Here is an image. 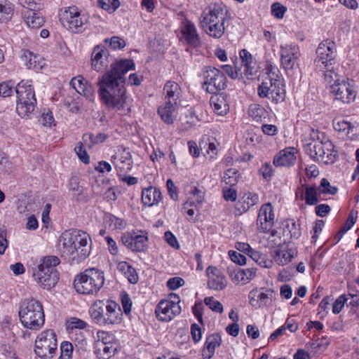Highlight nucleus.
Listing matches in <instances>:
<instances>
[{"label": "nucleus", "mask_w": 359, "mask_h": 359, "mask_svg": "<svg viewBox=\"0 0 359 359\" xmlns=\"http://www.w3.org/2000/svg\"><path fill=\"white\" fill-rule=\"evenodd\" d=\"M135 69L133 60H116L111 69L98 80V96L106 107L120 111L121 114L130 111L132 99L125 87L124 75Z\"/></svg>", "instance_id": "obj_1"}, {"label": "nucleus", "mask_w": 359, "mask_h": 359, "mask_svg": "<svg viewBox=\"0 0 359 359\" xmlns=\"http://www.w3.org/2000/svg\"><path fill=\"white\" fill-rule=\"evenodd\" d=\"M230 13L222 3H212L202 11L200 24L202 29L210 37L220 39L225 33V23Z\"/></svg>", "instance_id": "obj_2"}, {"label": "nucleus", "mask_w": 359, "mask_h": 359, "mask_svg": "<svg viewBox=\"0 0 359 359\" xmlns=\"http://www.w3.org/2000/svg\"><path fill=\"white\" fill-rule=\"evenodd\" d=\"M60 264L56 256H46L41 258L32 257L28 262L29 271L36 283L46 290L53 287L58 280V273L55 266Z\"/></svg>", "instance_id": "obj_3"}, {"label": "nucleus", "mask_w": 359, "mask_h": 359, "mask_svg": "<svg viewBox=\"0 0 359 359\" xmlns=\"http://www.w3.org/2000/svg\"><path fill=\"white\" fill-rule=\"evenodd\" d=\"M75 243H79L81 249L80 259H85L90 254L91 238L85 231L81 230H69L64 231L60 236L57 242V248L62 256L67 259H74L78 256V248Z\"/></svg>", "instance_id": "obj_4"}, {"label": "nucleus", "mask_w": 359, "mask_h": 359, "mask_svg": "<svg viewBox=\"0 0 359 359\" xmlns=\"http://www.w3.org/2000/svg\"><path fill=\"white\" fill-rule=\"evenodd\" d=\"M311 142L306 144V151L316 161L325 164L334 163L337 157V151L334 146L324 133L317 130H311Z\"/></svg>", "instance_id": "obj_5"}, {"label": "nucleus", "mask_w": 359, "mask_h": 359, "mask_svg": "<svg viewBox=\"0 0 359 359\" xmlns=\"http://www.w3.org/2000/svg\"><path fill=\"white\" fill-rule=\"evenodd\" d=\"M18 313L22 325L27 329L39 330L44 325L43 306L35 299H27L22 302Z\"/></svg>", "instance_id": "obj_6"}, {"label": "nucleus", "mask_w": 359, "mask_h": 359, "mask_svg": "<svg viewBox=\"0 0 359 359\" xmlns=\"http://www.w3.org/2000/svg\"><path fill=\"white\" fill-rule=\"evenodd\" d=\"M324 79L335 100L346 104L354 101L356 91L348 79L342 78L332 70L325 71Z\"/></svg>", "instance_id": "obj_7"}, {"label": "nucleus", "mask_w": 359, "mask_h": 359, "mask_svg": "<svg viewBox=\"0 0 359 359\" xmlns=\"http://www.w3.org/2000/svg\"><path fill=\"white\" fill-rule=\"evenodd\" d=\"M104 280V273L102 270L90 268L75 277L74 286L78 293L95 294L103 287Z\"/></svg>", "instance_id": "obj_8"}, {"label": "nucleus", "mask_w": 359, "mask_h": 359, "mask_svg": "<svg viewBox=\"0 0 359 359\" xmlns=\"http://www.w3.org/2000/svg\"><path fill=\"white\" fill-rule=\"evenodd\" d=\"M58 16L62 25L72 32L81 33L89 25V15L76 6L60 8Z\"/></svg>", "instance_id": "obj_9"}, {"label": "nucleus", "mask_w": 359, "mask_h": 359, "mask_svg": "<svg viewBox=\"0 0 359 359\" xmlns=\"http://www.w3.org/2000/svg\"><path fill=\"white\" fill-rule=\"evenodd\" d=\"M202 88L208 93L216 94L227 86V79L219 69L210 66L205 67L201 73Z\"/></svg>", "instance_id": "obj_10"}, {"label": "nucleus", "mask_w": 359, "mask_h": 359, "mask_svg": "<svg viewBox=\"0 0 359 359\" xmlns=\"http://www.w3.org/2000/svg\"><path fill=\"white\" fill-rule=\"evenodd\" d=\"M337 57V46L334 41L325 39L321 41L316 49L315 65L320 71L332 70Z\"/></svg>", "instance_id": "obj_11"}, {"label": "nucleus", "mask_w": 359, "mask_h": 359, "mask_svg": "<svg viewBox=\"0 0 359 359\" xmlns=\"http://www.w3.org/2000/svg\"><path fill=\"white\" fill-rule=\"evenodd\" d=\"M57 348L56 334L53 330L39 333L35 340L34 353L41 358H52Z\"/></svg>", "instance_id": "obj_12"}, {"label": "nucleus", "mask_w": 359, "mask_h": 359, "mask_svg": "<svg viewBox=\"0 0 359 359\" xmlns=\"http://www.w3.org/2000/svg\"><path fill=\"white\" fill-rule=\"evenodd\" d=\"M279 54L280 64L285 70L298 68L301 55L299 46L294 43L281 44Z\"/></svg>", "instance_id": "obj_13"}, {"label": "nucleus", "mask_w": 359, "mask_h": 359, "mask_svg": "<svg viewBox=\"0 0 359 359\" xmlns=\"http://www.w3.org/2000/svg\"><path fill=\"white\" fill-rule=\"evenodd\" d=\"M173 297L174 300L162 299L158 304L155 313L158 320L168 322L180 313V297L176 294H173Z\"/></svg>", "instance_id": "obj_14"}, {"label": "nucleus", "mask_w": 359, "mask_h": 359, "mask_svg": "<svg viewBox=\"0 0 359 359\" xmlns=\"http://www.w3.org/2000/svg\"><path fill=\"white\" fill-rule=\"evenodd\" d=\"M122 243L133 252H144L147 249L148 233L136 230L124 233L121 238Z\"/></svg>", "instance_id": "obj_15"}, {"label": "nucleus", "mask_w": 359, "mask_h": 359, "mask_svg": "<svg viewBox=\"0 0 359 359\" xmlns=\"http://www.w3.org/2000/svg\"><path fill=\"white\" fill-rule=\"evenodd\" d=\"M257 94L261 98H268L274 103L281 102L285 97V84L262 82L257 88Z\"/></svg>", "instance_id": "obj_16"}, {"label": "nucleus", "mask_w": 359, "mask_h": 359, "mask_svg": "<svg viewBox=\"0 0 359 359\" xmlns=\"http://www.w3.org/2000/svg\"><path fill=\"white\" fill-rule=\"evenodd\" d=\"M274 208L271 203L263 204L258 212L257 218V227L261 233H269L275 223Z\"/></svg>", "instance_id": "obj_17"}, {"label": "nucleus", "mask_w": 359, "mask_h": 359, "mask_svg": "<svg viewBox=\"0 0 359 359\" xmlns=\"http://www.w3.org/2000/svg\"><path fill=\"white\" fill-rule=\"evenodd\" d=\"M204 201V193L194 187L187 201L184 203L182 210L188 216L189 221H194V216L199 215V210Z\"/></svg>", "instance_id": "obj_18"}, {"label": "nucleus", "mask_w": 359, "mask_h": 359, "mask_svg": "<svg viewBox=\"0 0 359 359\" xmlns=\"http://www.w3.org/2000/svg\"><path fill=\"white\" fill-rule=\"evenodd\" d=\"M111 161L118 172H127L131 170L133 160L128 149L123 146L116 148L115 154L111 156Z\"/></svg>", "instance_id": "obj_19"}, {"label": "nucleus", "mask_w": 359, "mask_h": 359, "mask_svg": "<svg viewBox=\"0 0 359 359\" xmlns=\"http://www.w3.org/2000/svg\"><path fill=\"white\" fill-rule=\"evenodd\" d=\"M208 287L214 290H223L227 286V279L223 272L215 266L206 269Z\"/></svg>", "instance_id": "obj_20"}, {"label": "nucleus", "mask_w": 359, "mask_h": 359, "mask_svg": "<svg viewBox=\"0 0 359 359\" xmlns=\"http://www.w3.org/2000/svg\"><path fill=\"white\" fill-rule=\"evenodd\" d=\"M320 194L314 185L302 184L295 191V200L305 201L308 205H316L320 201Z\"/></svg>", "instance_id": "obj_21"}, {"label": "nucleus", "mask_w": 359, "mask_h": 359, "mask_svg": "<svg viewBox=\"0 0 359 359\" xmlns=\"http://www.w3.org/2000/svg\"><path fill=\"white\" fill-rule=\"evenodd\" d=\"M109 56L108 50L103 46H95L91 55L92 69L97 72L105 70L109 65Z\"/></svg>", "instance_id": "obj_22"}, {"label": "nucleus", "mask_w": 359, "mask_h": 359, "mask_svg": "<svg viewBox=\"0 0 359 359\" xmlns=\"http://www.w3.org/2000/svg\"><path fill=\"white\" fill-rule=\"evenodd\" d=\"M102 326L107 325H119L123 321L121 306L114 301L107 300L105 305V313Z\"/></svg>", "instance_id": "obj_23"}, {"label": "nucleus", "mask_w": 359, "mask_h": 359, "mask_svg": "<svg viewBox=\"0 0 359 359\" xmlns=\"http://www.w3.org/2000/svg\"><path fill=\"white\" fill-rule=\"evenodd\" d=\"M180 30L184 39L189 45L194 47L199 45V35L195 25L192 22L188 20H183L181 23Z\"/></svg>", "instance_id": "obj_24"}, {"label": "nucleus", "mask_w": 359, "mask_h": 359, "mask_svg": "<svg viewBox=\"0 0 359 359\" xmlns=\"http://www.w3.org/2000/svg\"><path fill=\"white\" fill-rule=\"evenodd\" d=\"M21 59L28 69L34 72L41 70L46 65V61L43 57L28 50H23Z\"/></svg>", "instance_id": "obj_25"}, {"label": "nucleus", "mask_w": 359, "mask_h": 359, "mask_svg": "<svg viewBox=\"0 0 359 359\" xmlns=\"http://www.w3.org/2000/svg\"><path fill=\"white\" fill-rule=\"evenodd\" d=\"M177 106L178 104L175 102L171 103L168 101L158 107L157 113L165 123L168 125L174 123L177 114Z\"/></svg>", "instance_id": "obj_26"}, {"label": "nucleus", "mask_w": 359, "mask_h": 359, "mask_svg": "<svg viewBox=\"0 0 359 359\" xmlns=\"http://www.w3.org/2000/svg\"><path fill=\"white\" fill-rule=\"evenodd\" d=\"M162 194L159 189L154 187L144 188L142 191L141 199L143 205L147 207L158 205L162 201Z\"/></svg>", "instance_id": "obj_27"}, {"label": "nucleus", "mask_w": 359, "mask_h": 359, "mask_svg": "<svg viewBox=\"0 0 359 359\" xmlns=\"http://www.w3.org/2000/svg\"><path fill=\"white\" fill-rule=\"evenodd\" d=\"M163 95L165 102H175L178 104L180 102L182 90L180 86L174 81H168L163 86Z\"/></svg>", "instance_id": "obj_28"}, {"label": "nucleus", "mask_w": 359, "mask_h": 359, "mask_svg": "<svg viewBox=\"0 0 359 359\" xmlns=\"http://www.w3.org/2000/svg\"><path fill=\"white\" fill-rule=\"evenodd\" d=\"M17 100H36L32 80H22L15 87Z\"/></svg>", "instance_id": "obj_29"}, {"label": "nucleus", "mask_w": 359, "mask_h": 359, "mask_svg": "<svg viewBox=\"0 0 359 359\" xmlns=\"http://www.w3.org/2000/svg\"><path fill=\"white\" fill-rule=\"evenodd\" d=\"M70 85L75 90L88 100H92L94 98V90L91 85H89L87 81L81 76L73 78L70 81Z\"/></svg>", "instance_id": "obj_30"}, {"label": "nucleus", "mask_w": 359, "mask_h": 359, "mask_svg": "<svg viewBox=\"0 0 359 359\" xmlns=\"http://www.w3.org/2000/svg\"><path fill=\"white\" fill-rule=\"evenodd\" d=\"M248 299L250 304L256 309L266 306L271 302L269 294L258 288L249 292Z\"/></svg>", "instance_id": "obj_31"}, {"label": "nucleus", "mask_w": 359, "mask_h": 359, "mask_svg": "<svg viewBox=\"0 0 359 359\" xmlns=\"http://www.w3.org/2000/svg\"><path fill=\"white\" fill-rule=\"evenodd\" d=\"M296 161V150L290 147L280 151L273 158V164L276 166H290Z\"/></svg>", "instance_id": "obj_32"}, {"label": "nucleus", "mask_w": 359, "mask_h": 359, "mask_svg": "<svg viewBox=\"0 0 359 359\" xmlns=\"http://www.w3.org/2000/svg\"><path fill=\"white\" fill-rule=\"evenodd\" d=\"M39 11L40 10L25 11L22 12V18L29 27L39 29L43 25L45 18Z\"/></svg>", "instance_id": "obj_33"}, {"label": "nucleus", "mask_w": 359, "mask_h": 359, "mask_svg": "<svg viewBox=\"0 0 359 359\" xmlns=\"http://www.w3.org/2000/svg\"><path fill=\"white\" fill-rule=\"evenodd\" d=\"M210 105L213 111L219 116H224L229 110L226 96L224 94H215L210 98Z\"/></svg>", "instance_id": "obj_34"}, {"label": "nucleus", "mask_w": 359, "mask_h": 359, "mask_svg": "<svg viewBox=\"0 0 359 359\" xmlns=\"http://www.w3.org/2000/svg\"><path fill=\"white\" fill-rule=\"evenodd\" d=\"M36 106V100H16V112L21 117L29 118L34 113Z\"/></svg>", "instance_id": "obj_35"}, {"label": "nucleus", "mask_w": 359, "mask_h": 359, "mask_svg": "<svg viewBox=\"0 0 359 359\" xmlns=\"http://www.w3.org/2000/svg\"><path fill=\"white\" fill-rule=\"evenodd\" d=\"M222 338L219 334L215 333L209 335L205 342V346L203 350V358L210 359L214 355L215 348L220 346Z\"/></svg>", "instance_id": "obj_36"}, {"label": "nucleus", "mask_w": 359, "mask_h": 359, "mask_svg": "<svg viewBox=\"0 0 359 359\" xmlns=\"http://www.w3.org/2000/svg\"><path fill=\"white\" fill-rule=\"evenodd\" d=\"M243 67V73L247 76H252L255 73L256 61L252 55L245 49H243L239 53Z\"/></svg>", "instance_id": "obj_37"}, {"label": "nucleus", "mask_w": 359, "mask_h": 359, "mask_svg": "<svg viewBox=\"0 0 359 359\" xmlns=\"http://www.w3.org/2000/svg\"><path fill=\"white\" fill-rule=\"evenodd\" d=\"M105 305L104 300H96L89 309V313L93 322L99 325H102L104 320Z\"/></svg>", "instance_id": "obj_38"}, {"label": "nucleus", "mask_w": 359, "mask_h": 359, "mask_svg": "<svg viewBox=\"0 0 359 359\" xmlns=\"http://www.w3.org/2000/svg\"><path fill=\"white\" fill-rule=\"evenodd\" d=\"M266 71V76L262 82H271L275 84H284V79L277 65L273 63H267Z\"/></svg>", "instance_id": "obj_39"}, {"label": "nucleus", "mask_w": 359, "mask_h": 359, "mask_svg": "<svg viewBox=\"0 0 359 359\" xmlns=\"http://www.w3.org/2000/svg\"><path fill=\"white\" fill-rule=\"evenodd\" d=\"M116 351L114 344H104L100 342L95 343L94 353L99 359H109Z\"/></svg>", "instance_id": "obj_40"}, {"label": "nucleus", "mask_w": 359, "mask_h": 359, "mask_svg": "<svg viewBox=\"0 0 359 359\" xmlns=\"http://www.w3.org/2000/svg\"><path fill=\"white\" fill-rule=\"evenodd\" d=\"M118 270L121 272L128 279L129 283L135 284L137 283L139 277L135 268L126 262H119L117 266Z\"/></svg>", "instance_id": "obj_41"}, {"label": "nucleus", "mask_w": 359, "mask_h": 359, "mask_svg": "<svg viewBox=\"0 0 359 359\" xmlns=\"http://www.w3.org/2000/svg\"><path fill=\"white\" fill-rule=\"evenodd\" d=\"M104 220L108 228L111 230H122L126 226V221L122 218L116 217L111 213L104 215Z\"/></svg>", "instance_id": "obj_42"}, {"label": "nucleus", "mask_w": 359, "mask_h": 359, "mask_svg": "<svg viewBox=\"0 0 359 359\" xmlns=\"http://www.w3.org/2000/svg\"><path fill=\"white\" fill-rule=\"evenodd\" d=\"M14 13V6L8 0H0V22L10 20Z\"/></svg>", "instance_id": "obj_43"}, {"label": "nucleus", "mask_w": 359, "mask_h": 359, "mask_svg": "<svg viewBox=\"0 0 359 359\" xmlns=\"http://www.w3.org/2000/svg\"><path fill=\"white\" fill-rule=\"evenodd\" d=\"M334 130L343 133L346 135H348L353 131V126L351 123L341 118H336L332 121Z\"/></svg>", "instance_id": "obj_44"}, {"label": "nucleus", "mask_w": 359, "mask_h": 359, "mask_svg": "<svg viewBox=\"0 0 359 359\" xmlns=\"http://www.w3.org/2000/svg\"><path fill=\"white\" fill-rule=\"evenodd\" d=\"M249 115L256 121H262L266 118L268 113L266 109L257 104H251L248 111Z\"/></svg>", "instance_id": "obj_45"}, {"label": "nucleus", "mask_w": 359, "mask_h": 359, "mask_svg": "<svg viewBox=\"0 0 359 359\" xmlns=\"http://www.w3.org/2000/svg\"><path fill=\"white\" fill-rule=\"evenodd\" d=\"M242 200V210L243 212H246L259 202V196L256 193L248 192L244 194Z\"/></svg>", "instance_id": "obj_46"}, {"label": "nucleus", "mask_w": 359, "mask_h": 359, "mask_svg": "<svg viewBox=\"0 0 359 359\" xmlns=\"http://www.w3.org/2000/svg\"><path fill=\"white\" fill-rule=\"evenodd\" d=\"M239 177L240 174L237 169L229 168L224 172L222 180L226 184L233 187L238 183Z\"/></svg>", "instance_id": "obj_47"}, {"label": "nucleus", "mask_w": 359, "mask_h": 359, "mask_svg": "<svg viewBox=\"0 0 359 359\" xmlns=\"http://www.w3.org/2000/svg\"><path fill=\"white\" fill-rule=\"evenodd\" d=\"M293 258V254L291 250H278L276 252L274 260L278 265H285Z\"/></svg>", "instance_id": "obj_48"}, {"label": "nucleus", "mask_w": 359, "mask_h": 359, "mask_svg": "<svg viewBox=\"0 0 359 359\" xmlns=\"http://www.w3.org/2000/svg\"><path fill=\"white\" fill-rule=\"evenodd\" d=\"M317 189L320 194L334 195L338 191V188L335 186H332L325 178H323L320 180V183Z\"/></svg>", "instance_id": "obj_49"}, {"label": "nucleus", "mask_w": 359, "mask_h": 359, "mask_svg": "<svg viewBox=\"0 0 359 359\" xmlns=\"http://www.w3.org/2000/svg\"><path fill=\"white\" fill-rule=\"evenodd\" d=\"M99 6L109 13H114L120 6L118 0H98Z\"/></svg>", "instance_id": "obj_50"}, {"label": "nucleus", "mask_w": 359, "mask_h": 359, "mask_svg": "<svg viewBox=\"0 0 359 359\" xmlns=\"http://www.w3.org/2000/svg\"><path fill=\"white\" fill-rule=\"evenodd\" d=\"M114 340V335L107 331L99 330L96 333L95 343L100 342L104 344H111Z\"/></svg>", "instance_id": "obj_51"}, {"label": "nucleus", "mask_w": 359, "mask_h": 359, "mask_svg": "<svg viewBox=\"0 0 359 359\" xmlns=\"http://www.w3.org/2000/svg\"><path fill=\"white\" fill-rule=\"evenodd\" d=\"M287 8L279 2L273 3L271 6V15L276 19H283Z\"/></svg>", "instance_id": "obj_52"}, {"label": "nucleus", "mask_w": 359, "mask_h": 359, "mask_svg": "<svg viewBox=\"0 0 359 359\" xmlns=\"http://www.w3.org/2000/svg\"><path fill=\"white\" fill-rule=\"evenodd\" d=\"M73 346L68 341H63L60 345V355L59 359H72Z\"/></svg>", "instance_id": "obj_53"}, {"label": "nucleus", "mask_w": 359, "mask_h": 359, "mask_svg": "<svg viewBox=\"0 0 359 359\" xmlns=\"http://www.w3.org/2000/svg\"><path fill=\"white\" fill-rule=\"evenodd\" d=\"M204 303L212 311L217 312L219 313H222L223 312L224 309L222 304L212 297H205L204 299Z\"/></svg>", "instance_id": "obj_54"}, {"label": "nucleus", "mask_w": 359, "mask_h": 359, "mask_svg": "<svg viewBox=\"0 0 359 359\" xmlns=\"http://www.w3.org/2000/svg\"><path fill=\"white\" fill-rule=\"evenodd\" d=\"M104 42L106 43H109V46L114 50L122 49L126 45L125 40L119 36H112L110 39H106Z\"/></svg>", "instance_id": "obj_55"}, {"label": "nucleus", "mask_w": 359, "mask_h": 359, "mask_svg": "<svg viewBox=\"0 0 359 359\" xmlns=\"http://www.w3.org/2000/svg\"><path fill=\"white\" fill-rule=\"evenodd\" d=\"M83 143L79 142L74 148V151L81 162L85 164L90 163V156L86 150L83 148Z\"/></svg>", "instance_id": "obj_56"}, {"label": "nucleus", "mask_w": 359, "mask_h": 359, "mask_svg": "<svg viewBox=\"0 0 359 359\" xmlns=\"http://www.w3.org/2000/svg\"><path fill=\"white\" fill-rule=\"evenodd\" d=\"M229 276L232 282L236 285H245L248 283L243 269L234 270Z\"/></svg>", "instance_id": "obj_57"}, {"label": "nucleus", "mask_w": 359, "mask_h": 359, "mask_svg": "<svg viewBox=\"0 0 359 359\" xmlns=\"http://www.w3.org/2000/svg\"><path fill=\"white\" fill-rule=\"evenodd\" d=\"M14 83L11 81H5L0 83V96L4 97H9L13 95Z\"/></svg>", "instance_id": "obj_58"}, {"label": "nucleus", "mask_w": 359, "mask_h": 359, "mask_svg": "<svg viewBox=\"0 0 359 359\" xmlns=\"http://www.w3.org/2000/svg\"><path fill=\"white\" fill-rule=\"evenodd\" d=\"M23 7L27 8V11L41 10L43 7V4L41 0H25L20 3Z\"/></svg>", "instance_id": "obj_59"}, {"label": "nucleus", "mask_w": 359, "mask_h": 359, "mask_svg": "<svg viewBox=\"0 0 359 359\" xmlns=\"http://www.w3.org/2000/svg\"><path fill=\"white\" fill-rule=\"evenodd\" d=\"M348 299L345 294H341L337 297L332 304V312L338 314L341 312L347 302Z\"/></svg>", "instance_id": "obj_60"}, {"label": "nucleus", "mask_w": 359, "mask_h": 359, "mask_svg": "<svg viewBox=\"0 0 359 359\" xmlns=\"http://www.w3.org/2000/svg\"><path fill=\"white\" fill-rule=\"evenodd\" d=\"M8 246L7 231L5 226H0V255L4 254Z\"/></svg>", "instance_id": "obj_61"}, {"label": "nucleus", "mask_w": 359, "mask_h": 359, "mask_svg": "<svg viewBox=\"0 0 359 359\" xmlns=\"http://www.w3.org/2000/svg\"><path fill=\"white\" fill-rule=\"evenodd\" d=\"M164 238L166 243L172 248L179 250L180 245L176 236L170 231H167L164 233Z\"/></svg>", "instance_id": "obj_62"}, {"label": "nucleus", "mask_w": 359, "mask_h": 359, "mask_svg": "<svg viewBox=\"0 0 359 359\" xmlns=\"http://www.w3.org/2000/svg\"><path fill=\"white\" fill-rule=\"evenodd\" d=\"M83 143L87 147H92L94 144L102 142V139L97 140L92 133L84 134L82 137Z\"/></svg>", "instance_id": "obj_63"}, {"label": "nucleus", "mask_w": 359, "mask_h": 359, "mask_svg": "<svg viewBox=\"0 0 359 359\" xmlns=\"http://www.w3.org/2000/svg\"><path fill=\"white\" fill-rule=\"evenodd\" d=\"M229 256L232 262L239 265H243L246 263V257L237 251L229 250Z\"/></svg>", "instance_id": "obj_64"}]
</instances>
